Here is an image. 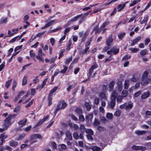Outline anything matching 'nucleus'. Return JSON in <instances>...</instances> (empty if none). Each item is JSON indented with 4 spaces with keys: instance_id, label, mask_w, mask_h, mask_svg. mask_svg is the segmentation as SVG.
<instances>
[{
    "instance_id": "nucleus-1",
    "label": "nucleus",
    "mask_w": 151,
    "mask_h": 151,
    "mask_svg": "<svg viewBox=\"0 0 151 151\" xmlns=\"http://www.w3.org/2000/svg\"><path fill=\"white\" fill-rule=\"evenodd\" d=\"M118 93L116 91H114L111 95V101L108 102V107L110 109H114L116 104V99Z\"/></svg>"
},
{
    "instance_id": "nucleus-2",
    "label": "nucleus",
    "mask_w": 151,
    "mask_h": 151,
    "mask_svg": "<svg viewBox=\"0 0 151 151\" xmlns=\"http://www.w3.org/2000/svg\"><path fill=\"white\" fill-rule=\"evenodd\" d=\"M119 48H117L116 46H114L109 51H107V53L108 54L111 55L110 56V57L113 54L116 55L117 54L119 53Z\"/></svg>"
},
{
    "instance_id": "nucleus-3",
    "label": "nucleus",
    "mask_w": 151,
    "mask_h": 151,
    "mask_svg": "<svg viewBox=\"0 0 151 151\" xmlns=\"http://www.w3.org/2000/svg\"><path fill=\"white\" fill-rule=\"evenodd\" d=\"M67 105L66 104L64 101H62L59 103L58 104L57 107L60 110L64 108Z\"/></svg>"
},
{
    "instance_id": "nucleus-4",
    "label": "nucleus",
    "mask_w": 151,
    "mask_h": 151,
    "mask_svg": "<svg viewBox=\"0 0 151 151\" xmlns=\"http://www.w3.org/2000/svg\"><path fill=\"white\" fill-rule=\"evenodd\" d=\"M49 116V115H47L45 117H44L42 119L40 120L39 122L36 124V126H39L41 124H42V123L48 120Z\"/></svg>"
},
{
    "instance_id": "nucleus-5",
    "label": "nucleus",
    "mask_w": 151,
    "mask_h": 151,
    "mask_svg": "<svg viewBox=\"0 0 151 151\" xmlns=\"http://www.w3.org/2000/svg\"><path fill=\"white\" fill-rule=\"evenodd\" d=\"M141 39V37L140 36H138L136 37L132 41V42L131 43L130 45L131 46H134Z\"/></svg>"
},
{
    "instance_id": "nucleus-6",
    "label": "nucleus",
    "mask_w": 151,
    "mask_h": 151,
    "mask_svg": "<svg viewBox=\"0 0 151 151\" xmlns=\"http://www.w3.org/2000/svg\"><path fill=\"white\" fill-rule=\"evenodd\" d=\"M150 79L149 78H142L141 81V84L144 85L147 84L150 81Z\"/></svg>"
},
{
    "instance_id": "nucleus-7",
    "label": "nucleus",
    "mask_w": 151,
    "mask_h": 151,
    "mask_svg": "<svg viewBox=\"0 0 151 151\" xmlns=\"http://www.w3.org/2000/svg\"><path fill=\"white\" fill-rule=\"evenodd\" d=\"M47 79H45L42 82V84L41 85H38L36 89L37 90L39 89H41L43 88L45 85L47 81Z\"/></svg>"
},
{
    "instance_id": "nucleus-8",
    "label": "nucleus",
    "mask_w": 151,
    "mask_h": 151,
    "mask_svg": "<svg viewBox=\"0 0 151 151\" xmlns=\"http://www.w3.org/2000/svg\"><path fill=\"white\" fill-rule=\"evenodd\" d=\"M88 35V33L86 32H85L84 34L82 32H80L79 33V35L80 37H82H82L81 39V42H83L84 41Z\"/></svg>"
},
{
    "instance_id": "nucleus-9",
    "label": "nucleus",
    "mask_w": 151,
    "mask_h": 151,
    "mask_svg": "<svg viewBox=\"0 0 151 151\" xmlns=\"http://www.w3.org/2000/svg\"><path fill=\"white\" fill-rule=\"evenodd\" d=\"M113 41V39L112 37V35H111L106 39V45L108 46H110L111 43Z\"/></svg>"
},
{
    "instance_id": "nucleus-10",
    "label": "nucleus",
    "mask_w": 151,
    "mask_h": 151,
    "mask_svg": "<svg viewBox=\"0 0 151 151\" xmlns=\"http://www.w3.org/2000/svg\"><path fill=\"white\" fill-rule=\"evenodd\" d=\"M99 97L101 99H104L106 100L107 99V94H106L104 92H101L99 94Z\"/></svg>"
},
{
    "instance_id": "nucleus-11",
    "label": "nucleus",
    "mask_w": 151,
    "mask_h": 151,
    "mask_svg": "<svg viewBox=\"0 0 151 151\" xmlns=\"http://www.w3.org/2000/svg\"><path fill=\"white\" fill-rule=\"evenodd\" d=\"M133 103L131 101H129L127 103H126V109L128 110L131 109L133 107Z\"/></svg>"
},
{
    "instance_id": "nucleus-12",
    "label": "nucleus",
    "mask_w": 151,
    "mask_h": 151,
    "mask_svg": "<svg viewBox=\"0 0 151 151\" xmlns=\"http://www.w3.org/2000/svg\"><path fill=\"white\" fill-rule=\"evenodd\" d=\"M83 15V14H81L79 15H78L77 16H75L72 18L71 19H70L68 23V25H69L70 24V22H75L80 17Z\"/></svg>"
},
{
    "instance_id": "nucleus-13",
    "label": "nucleus",
    "mask_w": 151,
    "mask_h": 151,
    "mask_svg": "<svg viewBox=\"0 0 151 151\" xmlns=\"http://www.w3.org/2000/svg\"><path fill=\"white\" fill-rule=\"evenodd\" d=\"M11 124L10 121H8L6 120L5 119L4 123L3 125V127H4L5 129H7Z\"/></svg>"
},
{
    "instance_id": "nucleus-14",
    "label": "nucleus",
    "mask_w": 151,
    "mask_h": 151,
    "mask_svg": "<svg viewBox=\"0 0 151 151\" xmlns=\"http://www.w3.org/2000/svg\"><path fill=\"white\" fill-rule=\"evenodd\" d=\"M66 135V139H67L68 140H72V137L71 132L68 131H67L65 132Z\"/></svg>"
},
{
    "instance_id": "nucleus-15",
    "label": "nucleus",
    "mask_w": 151,
    "mask_h": 151,
    "mask_svg": "<svg viewBox=\"0 0 151 151\" xmlns=\"http://www.w3.org/2000/svg\"><path fill=\"white\" fill-rule=\"evenodd\" d=\"M149 17L148 15H145L144 17V19L142 21H140V24H146L147 23Z\"/></svg>"
},
{
    "instance_id": "nucleus-16",
    "label": "nucleus",
    "mask_w": 151,
    "mask_h": 151,
    "mask_svg": "<svg viewBox=\"0 0 151 151\" xmlns=\"http://www.w3.org/2000/svg\"><path fill=\"white\" fill-rule=\"evenodd\" d=\"M37 138L40 139H42V137L41 135L38 134H35L32 135L30 137V139L32 140L36 139Z\"/></svg>"
},
{
    "instance_id": "nucleus-17",
    "label": "nucleus",
    "mask_w": 151,
    "mask_h": 151,
    "mask_svg": "<svg viewBox=\"0 0 151 151\" xmlns=\"http://www.w3.org/2000/svg\"><path fill=\"white\" fill-rule=\"evenodd\" d=\"M93 117V114H90L87 115L86 116V120L88 122H91Z\"/></svg>"
},
{
    "instance_id": "nucleus-18",
    "label": "nucleus",
    "mask_w": 151,
    "mask_h": 151,
    "mask_svg": "<svg viewBox=\"0 0 151 151\" xmlns=\"http://www.w3.org/2000/svg\"><path fill=\"white\" fill-rule=\"evenodd\" d=\"M139 79V77L137 75L134 74L133 75L132 77L130 79V80L133 82L137 81Z\"/></svg>"
},
{
    "instance_id": "nucleus-19",
    "label": "nucleus",
    "mask_w": 151,
    "mask_h": 151,
    "mask_svg": "<svg viewBox=\"0 0 151 151\" xmlns=\"http://www.w3.org/2000/svg\"><path fill=\"white\" fill-rule=\"evenodd\" d=\"M115 84L114 81L111 82L109 85V91H111L113 90Z\"/></svg>"
},
{
    "instance_id": "nucleus-20",
    "label": "nucleus",
    "mask_w": 151,
    "mask_h": 151,
    "mask_svg": "<svg viewBox=\"0 0 151 151\" xmlns=\"http://www.w3.org/2000/svg\"><path fill=\"white\" fill-rule=\"evenodd\" d=\"M125 6V3L120 4L118 5L117 7V9L118 10V11H120L122 9H124V8Z\"/></svg>"
},
{
    "instance_id": "nucleus-21",
    "label": "nucleus",
    "mask_w": 151,
    "mask_h": 151,
    "mask_svg": "<svg viewBox=\"0 0 151 151\" xmlns=\"http://www.w3.org/2000/svg\"><path fill=\"white\" fill-rule=\"evenodd\" d=\"M150 95V93L149 92H146L143 93L141 96V98L145 99L148 97Z\"/></svg>"
},
{
    "instance_id": "nucleus-22",
    "label": "nucleus",
    "mask_w": 151,
    "mask_h": 151,
    "mask_svg": "<svg viewBox=\"0 0 151 151\" xmlns=\"http://www.w3.org/2000/svg\"><path fill=\"white\" fill-rule=\"evenodd\" d=\"M106 117L108 120H111L112 119L113 115L112 113L108 112L106 114Z\"/></svg>"
},
{
    "instance_id": "nucleus-23",
    "label": "nucleus",
    "mask_w": 151,
    "mask_h": 151,
    "mask_svg": "<svg viewBox=\"0 0 151 151\" xmlns=\"http://www.w3.org/2000/svg\"><path fill=\"white\" fill-rule=\"evenodd\" d=\"M27 120L26 119H24L18 122V124L20 125H21L22 126H24L27 123Z\"/></svg>"
},
{
    "instance_id": "nucleus-24",
    "label": "nucleus",
    "mask_w": 151,
    "mask_h": 151,
    "mask_svg": "<svg viewBox=\"0 0 151 151\" xmlns=\"http://www.w3.org/2000/svg\"><path fill=\"white\" fill-rule=\"evenodd\" d=\"M26 136V134L23 133L19 135L16 139L17 140H21L23 139Z\"/></svg>"
},
{
    "instance_id": "nucleus-25",
    "label": "nucleus",
    "mask_w": 151,
    "mask_h": 151,
    "mask_svg": "<svg viewBox=\"0 0 151 151\" xmlns=\"http://www.w3.org/2000/svg\"><path fill=\"white\" fill-rule=\"evenodd\" d=\"M123 98L122 96L120 95L117 96L116 97L117 102L119 103H121L123 100Z\"/></svg>"
},
{
    "instance_id": "nucleus-26",
    "label": "nucleus",
    "mask_w": 151,
    "mask_h": 151,
    "mask_svg": "<svg viewBox=\"0 0 151 151\" xmlns=\"http://www.w3.org/2000/svg\"><path fill=\"white\" fill-rule=\"evenodd\" d=\"M130 83V80H125L124 81V88L125 89H127L129 87V85Z\"/></svg>"
},
{
    "instance_id": "nucleus-27",
    "label": "nucleus",
    "mask_w": 151,
    "mask_h": 151,
    "mask_svg": "<svg viewBox=\"0 0 151 151\" xmlns=\"http://www.w3.org/2000/svg\"><path fill=\"white\" fill-rule=\"evenodd\" d=\"M16 115L15 114L9 115L5 119L8 121H10L13 118L15 117Z\"/></svg>"
},
{
    "instance_id": "nucleus-28",
    "label": "nucleus",
    "mask_w": 151,
    "mask_h": 151,
    "mask_svg": "<svg viewBox=\"0 0 151 151\" xmlns=\"http://www.w3.org/2000/svg\"><path fill=\"white\" fill-rule=\"evenodd\" d=\"M68 24L64 26V27L66 28L64 32V34L66 35V34L70 30L71 28L70 27H67L68 26Z\"/></svg>"
},
{
    "instance_id": "nucleus-29",
    "label": "nucleus",
    "mask_w": 151,
    "mask_h": 151,
    "mask_svg": "<svg viewBox=\"0 0 151 151\" xmlns=\"http://www.w3.org/2000/svg\"><path fill=\"white\" fill-rule=\"evenodd\" d=\"M117 86L118 87V90L119 91H121L122 89V83L119 82L117 83Z\"/></svg>"
},
{
    "instance_id": "nucleus-30",
    "label": "nucleus",
    "mask_w": 151,
    "mask_h": 151,
    "mask_svg": "<svg viewBox=\"0 0 151 151\" xmlns=\"http://www.w3.org/2000/svg\"><path fill=\"white\" fill-rule=\"evenodd\" d=\"M10 145L12 147H16L18 145V142L14 141H11L9 142Z\"/></svg>"
},
{
    "instance_id": "nucleus-31",
    "label": "nucleus",
    "mask_w": 151,
    "mask_h": 151,
    "mask_svg": "<svg viewBox=\"0 0 151 151\" xmlns=\"http://www.w3.org/2000/svg\"><path fill=\"white\" fill-rule=\"evenodd\" d=\"M12 80L11 79L6 82L5 85V87L6 88H9V87L12 81Z\"/></svg>"
},
{
    "instance_id": "nucleus-32",
    "label": "nucleus",
    "mask_w": 151,
    "mask_h": 151,
    "mask_svg": "<svg viewBox=\"0 0 151 151\" xmlns=\"http://www.w3.org/2000/svg\"><path fill=\"white\" fill-rule=\"evenodd\" d=\"M89 49V47H86V48L85 50L83 49L80 51V54H83L85 53H86L87 52V51Z\"/></svg>"
},
{
    "instance_id": "nucleus-33",
    "label": "nucleus",
    "mask_w": 151,
    "mask_h": 151,
    "mask_svg": "<svg viewBox=\"0 0 151 151\" xmlns=\"http://www.w3.org/2000/svg\"><path fill=\"white\" fill-rule=\"evenodd\" d=\"M136 134L138 135H142L143 134H145L146 133V132L145 131H136L135 132Z\"/></svg>"
},
{
    "instance_id": "nucleus-34",
    "label": "nucleus",
    "mask_w": 151,
    "mask_h": 151,
    "mask_svg": "<svg viewBox=\"0 0 151 151\" xmlns=\"http://www.w3.org/2000/svg\"><path fill=\"white\" fill-rule=\"evenodd\" d=\"M58 88V86L54 87L50 91V95H52V94L55 92L57 90Z\"/></svg>"
},
{
    "instance_id": "nucleus-35",
    "label": "nucleus",
    "mask_w": 151,
    "mask_h": 151,
    "mask_svg": "<svg viewBox=\"0 0 151 151\" xmlns=\"http://www.w3.org/2000/svg\"><path fill=\"white\" fill-rule=\"evenodd\" d=\"M121 113V111L118 109L116 110L114 114V115L116 116H120Z\"/></svg>"
},
{
    "instance_id": "nucleus-36",
    "label": "nucleus",
    "mask_w": 151,
    "mask_h": 151,
    "mask_svg": "<svg viewBox=\"0 0 151 151\" xmlns=\"http://www.w3.org/2000/svg\"><path fill=\"white\" fill-rule=\"evenodd\" d=\"M125 35V32L119 33L118 35V37L119 39L122 40Z\"/></svg>"
},
{
    "instance_id": "nucleus-37",
    "label": "nucleus",
    "mask_w": 151,
    "mask_h": 151,
    "mask_svg": "<svg viewBox=\"0 0 151 151\" xmlns=\"http://www.w3.org/2000/svg\"><path fill=\"white\" fill-rule=\"evenodd\" d=\"M63 67L64 68V69L62 70H61L60 71V73H61L62 74H65L66 72L67 71L68 69L67 67L65 65H63Z\"/></svg>"
},
{
    "instance_id": "nucleus-38",
    "label": "nucleus",
    "mask_w": 151,
    "mask_h": 151,
    "mask_svg": "<svg viewBox=\"0 0 151 151\" xmlns=\"http://www.w3.org/2000/svg\"><path fill=\"white\" fill-rule=\"evenodd\" d=\"M128 94V92L126 91L123 90L122 92V96L123 97H127Z\"/></svg>"
},
{
    "instance_id": "nucleus-39",
    "label": "nucleus",
    "mask_w": 151,
    "mask_h": 151,
    "mask_svg": "<svg viewBox=\"0 0 151 151\" xmlns=\"http://www.w3.org/2000/svg\"><path fill=\"white\" fill-rule=\"evenodd\" d=\"M72 56H70L68 58L66 59L65 63L66 64H68L70 63V62L72 61Z\"/></svg>"
},
{
    "instance_id": "nucleus-40",
    "label": "nucleus",
    "mask_w": 151,
    "mask_h": 151,
    "mask_svg": "<svg viewBox=\"0 0 151 151\" xmlns=\"http://www.w3.org/2000/svg\"><path fill=\"white\" fill-rule=\"evenodd\" d=\"M27 76H24L22 80V85H26L27 82Z\"/></svg>"
},
{
    "instance_id": "nucleus-41",
    "label": "nucleus",
    "mask_w": 151,
    "mask_h": 151,
    "mask_svg": "<svg viewBox=\"0 0 151 151\" xmlns=\"http://www.w3.org/2000/svg\"><path fill=\"white\" fill-rule=\"evenodd\" d=\"M94 31H95L96 33H100L101 32L100 28L99 29L98 26H96L93 29Z\"/></svg>"
},
{
    "instance_id": "nucleus-42",
    "label": "nucleus",
    "mask_w": 151,
    "mask_h": 151,
    "mask_svg": "<svg viewBox=\"0 0 151 151\" xmlns=\"http://www.w3.org/2000/svg\"><path fill=\"white\" fill-rule=\"evenodd\" d=\"M7 135L3 133L0 135V139H4L7 137Z\"/></svg>"
},
{
    "instance_id": "nucleus-43",
    "label": "nucleus",
    "mask_w": 151,
    "mask_h": 151,
    "mask_svg": "<svg viewBox=\"0 0 151 151\" xmlns=\"http://www.w3.org/2000/svg\"><path fill=\"white\" fill-rule=\"evenodd\" d=\"M86 131L88 134L90 135H93V131L91 129H87L86 130Z\"/></svg>"
},
{
    "instance_id": "nucleus-44",
    "label": "nucleus",
    "mask_w": 151,
    "mask_h": 151,
    "mask_svg": "<svg viewBox=\"0 0 151 151\" xmlns=\"http://www.w3.org/2000/svg\"><path fill=\"white\" fill-rule=\"evenodd\" d=\"M105 27L104 25L102 24L100 27V30L101 31H103L102 34H103L105 32V30L107 29L106 28H105Z\"/></svg>"
},
{
    "instance_id": "nucleus-45",
    "label": "nucleus",
    "mask_w": 151,
    "mask_h": 151,
    "mask_svg": "<svg viewBox=\"0 0 151 151\" xmlns=\"http://www.w3.org/2000/svg\"><path fill=\"white\" fill-rule=\"evenodd\" d=\"M100 123V121L96 119L95 118L93 123V125L95 126H98Z\"/></svg>"
},
{
    "instance_id": "nucleus-46",
    "label": "nucleus",
    "mask_w": 151,
    "mask_h": 151,
    "mask_svg": "<svg viewBox=\"0 0 151 151\" xmlns=\"http://www.w3.org/2000/svg\"><path fill=\"white\" fill-rule=\"evenodd\" d=\"M129 50L131 51L132 52L136 53L138 50V49L137 48H130L129 49Z\"/></svg>"
},
{
    "instance_id": "nucleus-47",
    "label": "nucleus",
    "mask_w": 151,
    "mask_h": 151,
    "mask_svg": "<svg viewBox=\"0 0 151 151\" xmlns=\"http://www.w3.org/2000/svg\"><path fill=\"white\" fill-rule=\"evenodd\" d=\"M7 18L6 17L2 18L0 21V23H3L6 22L7 20Z\"/></svg>"
},
{
    "instance_id": "nucleus-48",
    "label": "nucleus",
    "mask_w": 151,
    "mask_h": 151,
    "mask_svg": "<svg viewBox=\"0 0 151 151\" xmlns=\"http://www.w3.org/2000/svg\"><path fill=\"white\" fill-rule=\"evenodd\" d=\"M86 129L84 125L82 124L80 125V130L81 132H83L86 131Z\"/></svg>"
},
{
    "instance_id": "nucleus-49",
    "label": "nucleus",
    "mask_w": 151,
    "mask_h": 151,
    "mask_svg": "<svg viewBox=\"0 0 151 151\" xmlns=\"http://www.w3.org/2000/svg\"><path fill=\"white\" fill-rule=\"evenodd\" d=\"M139 1L138 0H134L129 5L130 6H132L135 5L137 4Z\"/></svg>"
},
{
    "instance_id": "nucleus-50",
    "label": "nucleus",
    "mask_w": 151,
    "mask_h": 151,
    "mask_svg": "<svg viewBox=\"0 0 151 151\" xmlns=\"http://www.w3.org/2000/svg\"><path fill=\"white\" fill-rule=\"evenodd\" d=\"M148 75V73L147 71H145L144 72L142 78H147V77Z\"/></svg>"
},
{
    "instance_id": "nucleus-51",
    "label": "nucleus",
    "mask_w": 151,
    "mask_h": 151,
    "mask_svg": "<svg viewBox=\"0 0 151 151\" xmlns=\"http://www.w3.org/2000/svg\"><path fill=\"white\" fill-rule=\"evenodd\" d=\"M140 54L142 55H144L147 54V50L146 49H144L142 50L140 52Z\"/></svg>"
},
{
    "instance_id": "nucleus-52",
    "label": "nucleus",
    "mask_w": 151,
    "mask_h": 151,
    "mask_svg": "<svg viewBox=\"0 0 151 151\" xmlns=\"http://www.w3.org/2000/svg\"><path fill=\"white\" fill-rule=\"evenodd\" d=\"M92 40V39L91 38H90L88 40L87 42L86 43L85 45L86 47H88V46H89L90 45Z\"/></svg>"
},
{
    "instance_id": "nucleus-53",
    "label": "nucleus",
    "mask_w": 151,
    "mask_h": 151,
    "mask_svg": "<svg viewBox=\"0 0 151 151\" xmlns=\"http://www.w3.org/2000/svg\"><path fill=\"white\" fill-rule=\"evenodd\" d=\"M55 20H52L46 24V27H48L52 24L54 22Z\"/></svg>"
},
{
    "instance_id": "nucleus-54",
    "label": "nucleus",
    "mask_w": 151,
    "mask_h": 151,
    "mask_svg": "<svg viewBox=\"0 0 151 151\" xmlns=\"http://www.w3.org/2000/svg\"><path fill=\"white\" fill-rule=\"evenodd\" d=\"M33 82L34 84H36L39 81V80L38 78V77L37 76L33 80Z\"/></svg>"
},
{
    "instance_id": "nucleus-55",
    "label": "nucleus",
    "mask_w": 151,
    "mask_h": 151,
    "mask_svg": "<svg viewBox=\"0 0 151 151\" xmlns=\"http://www.w3.org/2000/svg\"><path fill=\"white\" fill-rule=\"evenodd\" d=\"M36 58L37 59L39 60L40 61L43 62L44 60L42 58V55H38L36 56Z\"/></svg>"
},
{
    "instance_id": "nucleus-56",
    "label": "nucleus",
    "mask_w": 151,
    "mask_h": 151,
    "mask_svg": "<svg viewBox=\"0 0 151 151\" xmlns=\"http://www.w3.org/2000/svg\"><path fill=\"white\" fill-rule=\"evenodd\" d=\"M73 136L74 138L76 139H78L79 138V135L77 132H74L73 134Z\"/></svg>"
},
{
    "instance_id": "nucleus-57",
    "label": "nucleus",
    "mask_w": 151,
    "mask_h": 151,
    "mask_svg": "<svg viewBox=\"0 0 151 151\" xmlns=\"http://www.w3.org/2000/svg\"><path fill=\"white\" fill-rule=\"evenodd\" d=\"M92 149L93 151H98L100 150V148L98 147L94 146L93 147Z\"/></svg>"
},
{
    "instance_id": "nucleus-58",
    "label": "nucleus",
    "mask_w": 151,
    "mask_h": 151,
    "mask_svg": "<svg viewBox=\"0 0 151 151\" xmlns=\"http://www.w3.org/2000/svg\"><path fill=\"white\" fill-rule=\"evenodd\" d=\"M20 110V107L19 106H17L16 107L14 110V112H17Z\"/></svg>"
},
{
    "instance_id": "nucleus-59",
    "label": "nucleus",
    "mask_w": 151,
    "mask_h": 151,
    "mask_svg": "<svg viewBox=\"0 0 151 151\" xmlns=\"http://www.w3.org/2000/svg\"><path fill=\"white\" fill-rule=\"evenodd\" d=\"M17 82L15 80H14L13 81V85L12 86V90L13 91L14 90V89L16 87L17 85Z\"/></svg>"
},
{
    "instance_id": "nucleus-60",
    "label": "nucleus",
    "mask_w": 151,
    "mask_h": 151,
    "mask_svg": "<svg viewBox=\"0 0 151 151\" xmlns=\"http://www.w3.org/2000/svg\"><path fill=\"white\" fill-rule=\"evenodd\" d=\"M100 99L99 98L97 97L95 98L94 100V103L96 105L99 104V102Z\"/></svg>"
},
{
    "instance_id": "nucleus-61",
    "label": "nucleus",
    "mask_w": 151,
    "mask_h": 151,
    "mask_svg": "<svg viewBox=\"0 0 151 151\" xmlns=\"http://www.w3.org/2000/svg\"><path fill=\"white\" fill-rule=\"evenodd\" d=\"M79 119L80 121L83 122L85 120L84 116L82 114H80L79 116Z\"/></svg>"
},
{
    "instance_id": "nucleus-62",
    "label": "nucleus",
    "mask_w": 151,
    "mask_h": 151,
    "mask_svg": "<svg viewBox=\"0 0 151 151\" xmlns=\"http://www.w3.org/2000/svg\"><path fill=\"white\" fill-rule=\"evenodd\" d=\"M142 92L141 91H139L138 92L135 93L134 94V96L135 97H137L139 96L141 93Z\"/></svg>"
},
{
    "instance_id": "nucleus-63",
    "label": "nucleus",
    "mask_w": 151,
    "mask_h": 151,
    "mask_svg": "<svg viewBox=\"0 0 151 151\" xmlns=\"http://www.w3.org/2000/svg\"><path fill=\"white\" fill-rule=\"evenodd\" d=\"M72 127L75 130L78 129L79 128V127L78 125L76 124H74L72 126Z\"/></svg>"
},
{
    "instance_id": "nucleus-64",
    "label": "nucleus",
    "mask_w": 151,
    "mask_h": 151,
    "mask_svg": "<svg viewBox=\"0 0 151 151\" xmlns=\"http://www.w3.org/2000/svg\"><path fill=\"white\" fill-rule=\"evenodd\" d=\"M30 55L31 57L34 58L35 55V54L33 52V50H31L30 52Z\"/></svg>"
}]
</instances>
